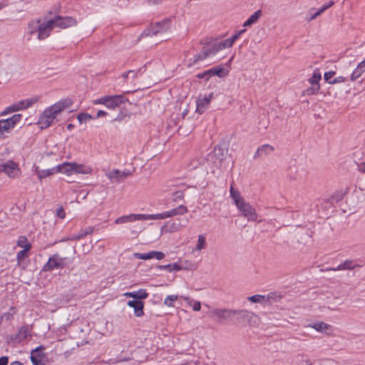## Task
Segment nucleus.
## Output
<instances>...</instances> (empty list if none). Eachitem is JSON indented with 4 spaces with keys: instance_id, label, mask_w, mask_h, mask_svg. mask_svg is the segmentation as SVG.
Returning <instances> with one entry per match:
<instances>
[{
    "instance_id": "38",
    "label": "nucleus",
    "mask_w": 365,
    "mask_h": 365,
    "mask_svg": "<svg viewBox=\"0 0 365 365\" xmlns=\"http://www.w3.org/2000/svg\"><path fill=\"white\" fill-rule=\"evenodd\" d=\"M322 78V75L319 71H314L312 76L309 79V82L311 85H319V82Z\"/></svg>"
},
{
    "instance_id": "44",
    "label": "nucleus",
    "mask_w": 365,
    "mask_h": 365,
    "mask_svg": "<svg viewBox=\"0 0 365 365\" xmlns=\"http://www.w3.org/2000/svg\"><path fill=\"white\" fill-rule=\"evenodd\" d=\"M93 232V227H88L85 230H81L79 232V237L81 239L85 237L86 235L92 234Z\"/></svg>"
},
{
    "instance_id": "15",
    "label": "nucleus",
    "mask_w": 365,
    "mask_h": 365,
    "mask_svg": "<svg viewBox=\"0 0 365 365\" xmlns=\"http://www.w3.org/2000/svg\"><path fill=\"white\" fill-rule=\"evenodd\" d=\"M212 93H210L207 96H205L202 98H197L196 101V112H197L200 114H202L205 112L206 108H207L208 105L210 103V101L212 98Z\"/></svg>"
},
{
    "instance_id": "27",
    "label": "nucleus",
    "mask_w": 365,
    "mask_h": 365,
    "mask_svg": "<svg viewBox=\"0 0 365 365\" xmlns=\"http://www.w3.org/2000/svg\"><path fill=\"white\" fill-rule=\"evenodd\" d=\"M307 327L313 328L321 333H327V331L331 327L329 324H326L323 322H318L316 323L310 324H308Z\"/></svg>"
},
{
    "instance_id": "30",
    "label": "nucleus",
    "mask_w": 365,
    "mask_h": 365,
    "mask_svg": "<svg viewBox=\"0 0 365 365\" xmlns=\"http://www.w3.org/2000/svg\"><path fill=\"white\" fill-rule=\"evenodd\" d=\"M14 128L13 123L9 119L0 120V135H3L4 132H9Z\"/></svg>"
},
{
    "instance_id": "39",
    "label": "nucleus",
    "mask_w": 365,
    "mask_h": 365,
    "mask_svg": "<svg viewBox=\"0 0 365 365\" xmlns=\"http://www.w3.org/2000/svg\"><path fill=\"white\" fill-rule=\"evenodd\" d=\"M207 57H208V56L205 55V53H204V47H202L201 51L194 56L193 60H192V63H190V65L195 64V63H198L199 61L205 60Z\"/></svg>"
},
{
    "instance_id": "24",
    "label": "nucleus",
    "mask_w": 365,
    "mask_h": 365,
    "mask_svg": "<svg viewBox=\"0 0 365 365\" xmlns=\"http://www.w3.org/2000/svg\"><path fill=\"white\" fill-rule=\"evenodd\" d=\"M29 334V329L28 327H21L18 332L16 334L13 339L16 342H21L24 340Z\"/></svg>"
},
{
    "instance_id": "59",
    "label": "nucleus",
    "mask_w": 365,
    "mask_h": 365,
    "mask_svg": "<svg viewBox=\"0 0 365 365\" xmlns=\"http://www.w3.org/2000/svg\"><path fill=\"white\" fill-rule=\"evenodd\" d=\"M334 4V1H329L328 3H327L326 4H324V6H322V8H320L319 9L321 10V11H322V13L324 11H325L327 9H328L329 8H330L331 6H332Z\"/></svg>"
},
{
    "instance_id": "21",
    "label": "nucleus",
    "mask_w": 365,
    "mask_h": 365,
    "mask_svg": "<svg viewBox=\"0 0 365 365\" xmlns=\"http://www.w3.org/2000/svg\"><path fill=\"white\" fill-rule=\"evenodd\" d=\"M204 47V53L208 57L215 56L217 52L222 50V47L219 45L218 42H215L205 45Z\"/></svg>"
},
{
    "instance_id": "6",
    "label": "nucleus",
    "mask_w": 365,
    "mask_h": 365,
    "mask_svg": "<svg viewBox=\"0 0 365 365\" xmlns=\"http://www.w3.org/2000/svg\"><path fill=\"white\" fill-rule=\"evenodd\" d=\"M210 316L218 323H224L234 317V311L230 309H214L210 312Z\"/></svg>"
},
{
    "instance_id": "14",
    "label": "nucleus",
    "mask_w": 365,
    "mask_h": 365,
    "mask_svg": "<svg viewBox=\"0 0 365 365\" xmlns=\"http://www.w3.org/2000/svg\"><path fill=\"white\" fill-rule=\"evenodd\" d=\"M1 170L9 177L14 178L18 175L19 168L16 163L9 160L5 163H1Z\"/></svg>"
},
{
    "instance_id": "61",
    "label": "nucleus",
    "mask_w": 365,
    "mask_h": 365,
    "mask_svg": "<svg viewBox=\"0 0 365 365\" xmlns=\"http://www.w3.org/2000/svg\"><path fill=\"white\" fill-rule=\"evenodd\" d=\"M9 109H11V111L14 112V111L21 110V108L20 103L19 102L17 104H14L11 106H9Z\"/></svg>"
},
{
    "instance_id": "52",
    "label": "nucleus",
    "mask_w": 365,
    "mask_h": 365,
    "mask_svg": "<svg viewBox=\"0 0 365 365\" xmlns=\"http://www.w3.org/2000/svg\"><path fill=\"white\" fill-rule=\"evenodd\" d=\"M29 250H26V249H24L21 251H19L18 253H17V255H16V258L18 259V261H21L22 259H24L25 257H27L28 255V252Z\"/></svg>"
},
{
    "instance_id": "35",
    "label": "nucleus",
    "mask_w": 365,
    "mask_h": 365,
    "mask_svg": "<svg viewBox=\"0 0 365 365\" xmlns=\"http://www.w3.org/2000/svg\"><path fill=\"white\" fill-rule=\"evenodd\" d=\"M320 88L319 85H311L310 87L307 88V89L304 90L302 93L304 96H311L314 95L317 93H318L319 90Z\"/></svg>"
},
{
    "instance_id": "34",
    "label": "nucleus",
    "mask_w": 365,
    "mask_h": 365,
    "mask_svg": "<svg viewBox=\"0 0 365 365\" xmlns=\"http://www.w3.org/2000/svg\"><path fill=\"white\" fill-rule=\"evenodd\" d=\"M205 246H206L205 237L203 235H199L195 250L200 251V250L205 249Z\"/></svg>"
},
{
    "instance_id": "46",
    "label": "nucleus",
    "mask_w": 365,
    "mask_h": 365,
    "mask_svg": "<svg viewBox=\"0 0 365 365\" xmlns=\"http://www.w3.org/2000/svg\"><path fill=\"white\" fill-rule=\"evenodd\" d=\"M245 31V29L237 31L235 34H234L232 37L229 38V41L232 46L233 43L237 40L240 36Z\"/></svg>"
},
{
    "instance_id": "50",
    "label": "nucleus",
    "mask_w": 365,
    "mask_h": 365,
    "mask_svg": "<svg viewBox=\"0 0 365 365\" xmlns=\"http://www.w3.org/2000/svg\"><path fill=\"white\" fill-rule=\"evenodd\" d=\"M245 31V29L237 31L235 34H234L232 37L229 38V41L232 46L233 43L237 40L240 36Z\"/></svg>"
},
{
    "instance_id": "64",
    "label": "nucleus",
    "mask_w": 365,
    "mask_h": 365,
    "mask_svg": "<svg viewBox=\"0 0 365 365\" xmlns=\"http://www.w3.org/2000/svg\"><path fill=\"white\" fill-rule=\"evenodd\" d=\"M357 169L359 171L365 173V163L357 164Z\"/></svg>"
},
{
    "instance_id": "40",
    "label": "nucleus",
    "mask_w": 365,
    "mask_h": 365,
    "mask_svg": "<svg viewBox=\"0 0 365 365\" xmlns=\"http://www.w3.org/2000/svg\"><path fill=\"white\" fill-rule=\"evenodd\" d=\"M230 197L232 199L236 207L238 206L241 202H243L245 201L239 191H237L233 194H231Z\"/></svg>"
},
{
    "instance_id": "47",
    "label": "nucleus",
    "mask_w": 365,
    "mask_h": 365,
    "mask_svg": "<svg viewBox=\"0 0 365 365\" xmlns=\"http://www.w3.org/2000/svg\"><path fill=\"white\" fill-rule=\"evenodd\" d=\"M245 31V29L237 31L235 34H234L232 37L229 38V41L232 46L233 43L237 40L240 36Z\"/></svg>"
},
{
    "instance_id": "3",
    "label": "nucleus",
    "mask_w": 365,
    "mask_h": 365,
    "mask_svg": "<svg viewBox=\"0 0 365 365\" xmlns=\"http://www.w3.org/2000/svg\"><path fill=\"white\" fill-rule=\"evenodd\" d=\"M233 311L237 323L247 322L250 326H255L259 322V317L252 312L246 309H233Z\"/></svg>"
},
{
    "instance_id": "8",
    "label": "nucleus",
    "mask_w": 365,
    "mask_h": 365,
    "mask_svg": "<svg viewBox=\"0 0 365 365\" xmlns=\"http://www.w3.org/2000/svg\"><path fill=\"white\" fill-rule=\"evenodd\" d=\"M51 19L53 21V25L55 28H59L63 29L75 26L77 25L78 23L76 19L71 16H61L59 15H56Z\"/></svg>"
},
{
    "instance_id": "7",
    "label": "nucleus",
    "mask_w": 365,
    "mask_h": 365,
    "mask_svg": "<svg viewBox=\"0 0 365 365\" xmlns=\"http://www.w3.org/2000/svg\"><path fill=\"white\" fill-rule=\"evenodd\" d=\"M126 99L122 95L106 96L96 101V103L103 104L108 108L114 109L118 107Z\"/></svg>"
},
{
    "instance_id": "51",
    "label": "nucleus",
    "mask_w": 365,
    "mask_h": 365,
    "mask_svg": "<svg viewBox=\"0 0 365 365\" xmlns=\"http://www.w3.org/2000/svg\"><path fill=\"white\" fill-rule=\"evenodd\" d=\"M142 70H143V68H139L138 71H135L134 70H130L127 72L123 73L122 74V76L125 79V78H129L130 74H133V78H136L138 73L141 72Z\"/></svg>"
},
{
    "instance_id": "53",
    "label": "nucleus",
    "mask_w": 365,
    "mask_h": 365,
    "mask_svg": "<svg viewBox=\"0 0 365 365\" xmlns=\"http://www.w3.org/2000/svg\"><path fill=\"white\" fill-rule=\"evenodd\" d=\"M22 118V115L21 114H14L12 117L9 118V120L11 123H13V126L14 127L15 125L19 123Z\"/></svg>"
},
{
    "instance_id": "4",
    "label": "nucleus",
    "mask_w": 365,
    "mask_h": 365,
    "mask_svg": "<svg viewBox=\"0 0 365 365\" xmlns=\"http://www.w3.org/2000/svg\"><path fill=\"white\" fill-rule=\"evenodd\" d=\"M70 262L71 261H69L67 257H61L58 253L53 254L44 264L43 271L48 272L55 269H62Z\"/></svg>"
},
{
    "instance_id": "62",
    "label": "nucleus",
    "mask_w": 365,
    "mask_h": 365,
    "mask_svg": "<svg viewBox=\"0 0 365 365\" xmlns=\"http://www.w3.org/2000/svg\"><path fill=\"white\" fill-rule=\"evenodd\" d=\"M57 215L58 217H59L61 219H63L65 217V212L63 210V209L62 207L61 208H58L57 210Z\"/></svg>"
},
{
    "instance_id": "63",
    "label": "nucleus",
    "mask_w": 365,
    "mask_h": 365,
    "mask_svg": "<svg viewBox=\"0 0 365 365\" xmlns=\"http://www.w3.org/2000/svg\"><path fill=\"white\" fill-rule=\"evenodd\" d=\"M9 363V358L7 356L0 357V365H7Z\"/></svg>"
},
{
    "instance_id": "55",
    "label": "nucleus",
    "mask_w": 365,
    "mask_h": 365,
    "mask_svg": "<svg viewBox=\"0 0 365 365\" xmlns=\"http://www.w3.org/2000/svg\"><path fill=\"white\" fill-rule=\"evenodd\" d=\"M280 299V297L279 295H277L275 293H270L267 296H266V302H269V300H274V302L279 301Z\"/></svg>"
},
{
    "instance_id": "25",
    "label": "nucleus",
    "mask_w": 365,
    "mask_h": 365,
    "mask_svg": "<svg viewBox=\"0 0 365 365\" xmlns=\"http://www.w3.org/2000/svg\"><path fill=\"white\" fill-rule=\"evenodd\" d=\"M356 267H360V265L354 264L352 260H346L343 263L340 264L337 267L331 268L329 269L333 270V271L344 270V269L351 270V269H354Z\"/></svg>"
},
{
    "instance_id": "45",
    "label": "nucleus",
    "mask_w": 365,
    "mask_h": 365,
    "mask_svg": "<svg viewBox=\"0 0 365 365\" xmlns=\"http://www.w3.org/2000/svg\"><path fill=\"white\" fill-rule=\"evenodd\" d=\"M77 118L80 123H83L91 119L92 116L88 113H82L78 115Z\"/></svg>"
},
{
    "instance_id": "37",
    "label": "nucleus",
    "mask_w": 365,
    "mask_h": 365,
    "mask_svg": "<svg viewBox=\"0 0 365 365\" xmlns=\"http://www.w3.org/2000/svg\"><path fill=\"white\" fill-rule=\"evenodd\" d=\"M56 173V168H53L47 170H42L41 172H38V178L42 180L48 176L52 175Z\"/></svg>"
},
{
    "instance_id": "58",
    "label": "nucleus",
    "mask_w": 365,
    "mask_h": 365,
    "mask_svg": "<svg viewBox=\"0 0 365 365\" xmlns=\"http://www.w3.org/2000/svg\"><path fill=\"white\" fill-rule=\"evenodd\" d=\"M321 14H322V11H321L320 9H319L318 11H317L315 13L312 14L310 15V16H307V20L308 21H311L314 19H315L317 16H319V15H321Z\"/></svg>"
},
{
    "instance_id": "18",
    "label": "nucleus",
    "mask_w": 365,
    "mask_h": 365,
    "mask_svg": "<svg viewBox=\"0 0 365 365\" xmlns=\"http://www.w3.org/2000/svg\"><path fill=\"white\" fill-rule=\"evenodd\" d=\"M127 304L133 308L135 317H140L144 315V303L142 301L130 300L128 302Z\"/></svg>"
},
{
    "instance_id": "29",
    "label": "nucleus",
    "mask_w": 365,
    "mask_h": 365,
    "mask_svg": "<svg viewBox=\"0 0 365 365\" xmlns=\"http://www.w3.org/2000/svg\"><path fill=\"white\" fill-rule=\"evenodd\" d=\"M41 20H33L28 24V32L30 35H33L36 33H38L40 29Z\"/></svg>"
},
{
    "instance_id": "31",
    "label": "nucleus",
    "mask_w": 365,
    "mask_h": 365,
    "mask_svg": "<svg viewBox=\"0 0 365 365\" xmlns=\"http://www.w3.org/2000/svg\"><path fill=\"white\" fill-rule=\"evenodd\" d=\"M225 151L221 147H215L212 154L208 155L209 158L215 157L219 161H222L225 158Z\"/></svg>"
},
{
    "instance_id": "54",
    "label": "nucleus",
    "mask_w": 365,
    "mask_h": 365,
    "mask_svg": "<svg viewBox=\"0 0 365 365\" xmlns=\"http://www.w3.org/2000/svg\"><path fill=\"white\" fill-rule=\"evenodd\" d=\"M202 163V162L200 160H193L190 162L189 166H188V168L189 170H193V169H195L197 168L200 164Z\"/></svg>"
},
{
    "instance_id": "42",
    "label": "nucleus",
    "mask_w": 365,
    "mask_h": 365,
    "mask_svg": "<svg viewBox=\"0 0 365 365\" xmlns=\"http://www.w3.org/2000/svg\"><path fill=\"white\" fill-rule=\"evenodd\" d=\"M178 299L177 295H169L164 300V304L168 307H173V302Z\"/></svg>"
},
{
    "instance_id": "17",
    "label": "nucleus",
    "mask_w": 365,
    "mask_h": 365,
    "mask_svg": "<svg viewBox=\"0 0 365 365\" xmlns=\"http://www.w3.org/2000/svg\"><path fill=\"white\" fill-rule=\"evenodd\" d=\"M44 349V347L40 346L33 350L31 354V360L34 365H39L42 364L43 359L44 357V354L42 351Z\"/></svg>"
},
{
    "instance_id": "32",
    "label": "nucleus",
    "mask_w": 365,
    "mask_h": 365,
    "mask_svg": "<svg viewBox=\"0 0 365 365\" xmlns=\"http://www.w3.org/2000/svg\"><path fill=\"white\" fill-rule=\"evenodd\" d=\"M17 245L24 249H26V250H30L31 248V244L25 236L19 237L17 240Z\"/></svg>"
},
{
    "instance_id": "57",
    "label": "nucleus",
    "mask_w": 365,
    "mask_h": 365,
    "mask_svg": "<svg viewBox=\"0 0 365 365\" xmlns=\"http://www.w3.org/2000/svg\"><path fill=\"white\" fill-rule=\"evenodd\" d=\"M334 74H335L334 71L326 72L324 75L325 81H328L329 83V81H332L331 79L333 78Z\"/></svg>"
},
{
    "instance_id": "19",
    "label": "nucleus",
    "mask_w": 365,
    "mask_h": 365,
    "mask_svg": "<svg viewBox=\"0 0 365 365\" xmlns=\"http://www.w3.org/2000/svg\"><path fill=\"white\" fill-rule=\"evenodd\" d=\"M123 295L126 297H132L136 301H141L148 297V293L145 289H140L135 292H125Z\"/></svg>"
},
{
    "instance_id": "41",
    "label": "nucleus",
    "mask_w": 365,
    "mask_h": 365,
    "mask_svg": "<svg viewBox=\"0 0 365 365\" xmlns=\"http://www.w3.org/2000/svg\"><path fill=\"white\" fill-rule=\"evenodd\" d=\"M36 102V98H29L19 101L21 109L27 108Z\"/></svg>"
},
{
    "instance_id": "20",
    "label": "nucleus",
    "mask_w": 365,
    "mask_h": 365,
    "mask_svg": "<svg viewBox=\"0 0 365 365\" xmlns=\"http://www.w3.org/2000/svg\"><path fill=\"white\" fill-rule=\"evenodd\" d=\"M73 162H66L57 165L56 167H55L56 173H64L67 175H71L73 174Z\"/></svg>"
},
{
    "instance_id": "43",
    "label": "nucleus",
    "mask_w": 365,
    "mask_h": 365,
    "mask_svg": "<svg viewBox=\"0 0 365 365\" xmlns=\"http://www.w3.org/2000/svg\"><path fill=\"white\" fill-rule=\"evenodd\" d=\"M363 73L364 71H362L359 67H356L351 73V80L356 81L360 78Z\"/></svg>"
},
{
    "instance_id": "28",
    "label": "nucleus",
    "mask_w": 365,
    "mask_h": 365,
    "mask_svg": "<svg viewBox=\"0 0 365 365\" xmlns=\"http://www.w3.org/2000/svg\"><path fill=\"white\" fill-rule=\"evenodd\" d=\"M261 16H262V11L261 10L256 11L253 14H252L245 21V23L243 24V26L245 27L252 26V24H255L258 21V19L260 18Z\"/></svg>"
},
{
    "instance_id": "26",
    "label": "nucleus",
    "mask_w": 365,
    "mask_h": 365,
    "mask_svg": "<svg viewBox=\"0 0 365 365\" xmlns=\"http://www.w3.org/2000/svg\"><path fill=\"white\" fill-rule=\"evenodd\" d=\"M92 168L82 164L73 163V174H90Z\"/></svg>"
},
{
    "instance_id": "2",
    "label": "nucleus",
    "mask_w": 365,
    "mask_h": 365,
    "mask_svg": "<svg viewBox=\"0 0 365 365\" xmlns=\"http://www.w3.org/2000/svg\"><path fill=\"white\" fill-rule=\"evenodd\" d=\"M167 211L158 213L155 215H148V214H130L128 215H123L115 220V224H124L127 222H131L137 220H163L168 218Z\"/></svg>"
},
{
    "instance_id": "13",
    "label": "nucleus",
    "mask_w": 365,
    "mask_h": 365,
    "mask_svg": "<svg viewBox=\"0 0 365 365\" xmlns=\"http://www.w3.org/2000/svg\"><path fill=\"white\" fill-rule=\"evenodd\" d=\"M40 29L38 34V39L43 40L47 38L51 31L54 29L53 21L52 19H49L40 23Z\"/></svg>"
},
{
    "instance_id": "23",
    "label": "nucleus",
    "mask_w": 365,
    "mask_h": 365,
    "mask_svg": "<svg viewBox=\"0 0 365 365\" xmlns=\"http://www.w3.org/2000/svg\"><path fill=\"white\" fill-rule=\"evenodd\" d=\"M187 211L188 210L186 206L180 205L177 207H175L170 210L167 211V215H165V216H168V217H173L177 215H182L187 213Z\"/></svg>"
},
{
    "instance_id": "60",
    "label": "nucleus",
    "mask_w": 365,
    "mask_h": 365,
    "mask_svg": "<svg viewBox=\"0 0 365 365\" xmlns=\"http://www.w3.org/2000/svg\"><path fill=\"white\" fill-rule=\"evenodd\" d=\"M345 81V78L343 76H339L338 78H334L332 81H329L331 84H335L338 83H342Z\"/></svg>"
},
{
    "instance_id": "22",
    "label": "nucleus",
    "mask_w": 365,
    "mask_h": 365,
    "mask_svg": "<svg viewBox=\"0 0 365 365\" xmlns=\"http://www.w3.org/2000/svg\"><path fill=\"white\" fill-rule=\"evenodd\" d=\"M274 148L273 146L269 144H264L258 148L255 154L254 155V158H257L264 155H270L274 151Z\"/></svg>"
},
{
    "instance_id": "10",
    "label": "nucleus",
    "mask_w": 365,
    "mask_h": 365,
    "mask_svg": "<svg viewBox=\"0 0 365 365\" xmlns=\"http://www.w3.org/2000/svg\"><path fill=\"white\" fill-rule=\"evenodd\" d=\"M237 207L241 212L242 215L247 217L248 220L256 221L257 220V214L255 209L245 200L241 202Z\"/></svg>"
},
{
    "instance_id": "33",
    "label": "nucleus",
    "mask_w": 365,
    "mask_h": 365,
    "mask_svg": "<svg viewBox=\"0 0 365 365\" xmlns=\"http://www.w3.org/2000/svg\"><path fill=\"white\" fill-rule=\"evenodd\" d=\"M186 189H182V187H180L176 190L175 192H172V200L174 202H178L182 200L184 197V191Z\"/></svg>"
},
{
    "instance_id": "56",
    "label": "nucleus",
    "mask_w": 365,
    "mask_h": 365,
    "mask_svg": "<svg viewBox=\"0 0 365 365\" xmlns=\"http://www.w3.org/2000/svg\"><path fill=\"white\" fill-rule=\"evenodd\" d=\"M218 43L220 46V47H222V50L225 48H230V47H232V46H231L228 38H227V39H225L224 41H220V42H218Z\"/></svg>"
},
{
    "instance_id": "16",
    "label": "nucleus",
    "mask_w": 365,
    "mask_h": 365,
    "mask_svg": "<svg viewBox=\"0 0 365 365\" xmlns=\"http://www.w3.org/2000/svg\"><path fill=\"white\" fill-rule=\"evenodd\" d=\"M134 256L135 258L140 259H150L153 258H155L158 260H160L164 258L165 254L162 252L158 251H151L148 253H135Z\"/></svg>"
},
{
    "instance_id": "9",
    "label": "nucleus",
    "mask_w": 365,
    "mask_h": 365,
    "mask_svg": "<svg viewBox=\"0 0 365 365\" xmlns=\"http://www.w3.org/2000/svg\"><path fill=\"white\" fill-rule=\"evenodd\" d=\"M228 70L222 67L215 66L208 69L202 73H198L197 78L199 79L205 78L208 81L212 76H217L220 78H223L228 74Z\"/></svg>"
},
{
    "instance_id": "48",
    "label": "nucleus",
    "mask_w": 365,
    "mask_h": 365,
    "mask_svg": "<svg viewBox=\"0 0 365 365\" xmlns=\"http://www.w3.org/2000/svg\"><path fill=\"white\" fill-rule=\"evenodd\" d=\"M245 31V29L237 31L235 34H234L232 37L229 38V41L232 46L233 43L237 40L240 36Z\"/></svg>"
},
{
    "instance_id": "49",
    "label": "nucleus",
    "mask_w": 365,
    "mask_h": 365,
    "mask_svg": "<svg viewBox=\"0 0 365 365\" xmlns=\"http://www.w3.org/2000/svg\"><path fill=\"white\" fill-rule=\"evenodd\" d=\"M245 31V29L237 31L235 34H234L232 37L229 38V41L232 46L233 43L237 40L240 36Z\"/></svg>"
},
{
    "instance_id": "36",
    "label": "nucleus",
    "mask_w": 365,
    "mask_h": 365,
    "mask_svg": "<svg viewBox=\"0 0 365 365\" xmlns=\"http://www.w3.org/2000/svg\"><path fill=\"white\" fill-rule=\"evenodd\" d=\"M247 299L252 303H264L266 302V296L255 294L251 297H248Z\"/></svg>"
},
{
    "instance_id": "1",
    "label": "nucleus",
    "mask_w": 365,
    "mask_h": 365,
    "mask_svg": "<svg viewBox=\"0 0 365 365\" xmlns=\"http://www.w3.org/2000/svg\"><path fill=\"white\" fill-rule=\"evenodd\" d=\"M71 104V100L65 99L46 108L41 115L38 122L40 128L46 129L51 126L56 115L64 108L69 107Z\"/></svg>"
},
{
    "instance_id": "11",
    "label": "nucleus",
    "mask_w": 365,
    "mask_h": 365,
    "mask_svg": "<svg viewBox=\"0 0 365 365\" xmlns=\"http://www.w3.org/2000/svg\"><path fill=\"white\" fill-rule=\"evenodd\" d=\"M180 187H182V189H187V186H186L179 179H170L167 180L163 184L162 186V191L165 192H170L172 193Z\"/></svg>"
},
{
    "instance_id": "12",
    "label": "nucleus",
    "mask_w": 365,
    "mask_h": 365,
    "mask_svg": "<svg viewBox=\"0 0 365 365\" xmlns=\"http://www.w3.org/2000/svg\"><path fill=\"white\" fill-rule=\"evenodd\" d=\"M130 175L131 173L129 170L122 171L118 169L113 170L106 174V177L110 180L111 182H120Z\"/></svg>"
},
{
    "instance_id": "5",
    "label": "nucleus",
    "mask_w": 365,
    "mask_h": 365,
    "mask_svg": "<svg viewBox=\"0 0 365 365\" xmlns=\"http://www.w3.org/2000/svg\"><path fill=\"white\" fill-rule=\"evenodd\" d=\"M170 28V20L165 19L161 21L151 25L142 33V36H155L158 34L165 33Z\"/></svg>"
}]
</instances>
